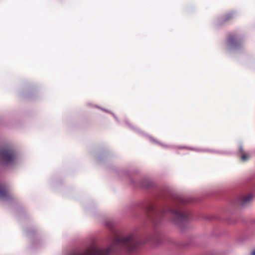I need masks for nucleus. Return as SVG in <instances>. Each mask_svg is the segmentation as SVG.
Instances as JSON below:
<instances>
[{"label":"nucleus","mask_w":255,"mask_h":255,"mask_svg":"<svg viewBox=\"0 0 255 255\" xmlns=\"http://www.w3.org/2000/svg\"><path fill=\"white\" fill-rule=\"evenodd\" d=\"M252 255H255V251L252 253Z\"/></svg>","instance_id":"423d86ee"},{"label":"nucleus","mask_w":255,"mask_h":255,"mask_svg":"<svg viewBox=\"0 0 255 255\" xmlns=\"http://www.w3.org/2000/svg\"><path fill=\"white\" fill-rule=\"evenodd\" d=\"M0 158L3 160H9V155L8 154L5 152H0Z\"/></svg>","instance_id":"f03ea898"},{"label":"nucleus","mask_w":255,"mask_h":255,"mask_svg":"<svg viewBox=\"0 0 255 255\" xmlns=\"http://www.w3.org/2000/svg\"><path fill=\"white\" fill-rule=\"evenodd\" d=\"M102 250L100 249H95V252H96L97 253V254H99L100 255H101L102 254Z\"/></svg>","instance_id":"39448f33"},{"label":"nucleus","mask_w":255,"mask_h":255,"mask_svg":"<svg viewBox=\"0 0 255 255\" xmlns=\"http://www.w3.org/2000/svg\"><path fill=\"white\" fill-rule=\"evenodd\" d=\"M253 198L254 196L251 194L244 195L239 199L240 204L242 206H245L253 200Z\"/></svg>","instance_id":"f257e3e1"},{"label":"nucleus","mask_w":255,"mask_h":255,"mask_svg":"<svg viewBox=\"0 0 255 255\" xmlns=\"http://www.w3.org/2000/svg\"><path fill=\"white\" fill-rule=\"evenodd\" d=\"M112 250V248L111 247H109L106 249L103 250V255H105L106 254L109 253L111 252Z\"/></svg>","instance_id":"7ed1b4c3"},{"label":"nucleus","mask_w":255,"mask_h":255,"mask_svg":"<svg viewBox=\"0 0 255 255\" xmlns=\"http://www.w3.org/2000/svg\"><path fill=\"white\" fill-rule=\"evenodd\" d=\"M250 156L246 153L243 154L241 156V159L243 161H245L249 158Z\"/></svg>","instance_id":"20e7f679"}]
</instances>
